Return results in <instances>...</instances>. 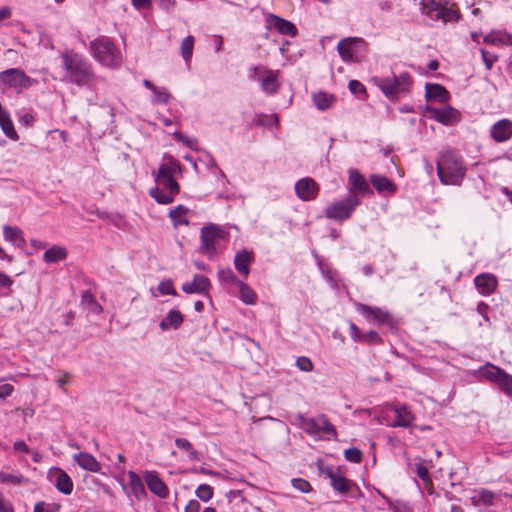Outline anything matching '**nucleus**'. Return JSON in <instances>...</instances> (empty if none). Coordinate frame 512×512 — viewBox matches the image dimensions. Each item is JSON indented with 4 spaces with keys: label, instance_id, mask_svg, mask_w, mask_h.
Returning <instances> with one entry per match:
<instances>
[{
    "label": "nucleus",
    "instance_id": "nucleus-10",
    "mask_svg": "<svg viewBox=\"0 0 512 512\" xmlns=\"http://www.w3.org/2000/svg\"><path fill=\"white\" fill-rule=\"evenodd\" d=\"M224 238V231L216 225L204 226L201 229V246L200 250L209 257L216 253L217 244Z\"/></svg>",
    "mask_w": 512,
    "mask_h": 512
},
{
    "label": "nucleus",
    "instance_id": "nucleus-24",
    "mask_svg": "<svg viewBox=\"0 0 512 512\" xmlns=\"http://www.w3.org/2000/svg\"><path fill=\"white\" fill-rule=\"evenodd\" d=\"M327 475L333 489L340 493H347L354 487V483L344 477L339 471L329 470Z\"/></svg>",
    "mask_w": 512,
    "mask_h": 512
},
{
    "label": "nucleus",
    "instance_id": "nucleus-7",
    "mask_svg": "<svg viewBox=\"0 0 512 512\" xmlns=\"http://www.w3.org/2000/svg\"><path fill=\"white\" fill-rule=\"evenodd\" d=\"M367 42L361 37H347L339 41L337 51L346 63H358L361 53L367 52Z\"/></svg>",
    "mask_w": 512,
    "mask_h": 512
},
{
    "label": "nucleus",
    "instance_id": "nucleus-14",
    "mask_svg": "<svg viewBox=\"0 0 512 512\" xmlns=\"http://www.w3.org/2000/svg\"><path fill=\"white\" fill-rule=\"evenodd\" d=\"M144 480L151 493L162 499H165L169 496V489L167 485L159 477L156 471L146 470L144 472Z\"/></svg>",
    "mask_w": 512,
    "mask_h": 512
},
{
    "label": "nucleus",
    "instance_id": "nucleus-49",
    "mask_svg": "<svg viewBox=\"0 0 512 512\" xmlns=\"http://www.w3.org/2000/svg\"><path fill=\"white\" fill-rule=\"evenodd\" d=\"M196 496L203 502L209 501L213 497V489L208 484H201L196 489Z\"/></svg>",
    "mask_w": 512,
    "mask_h": 512
},
{
    "label": "nucleus",
    "instance_id": "nucleus-62",
    "mask_svg": "<svg viewBox=\"0 0 512 512\" xmlns=\"http://www.w3.org/2000/svg\"><path fill=\"white\" fill-rule=\"evenodd\" d=\"M132 5L138 9H148L152 5V0H131Z\"/></svg>",
    "mask_w": 512,
    "mask_h": 512
},
{
    "label": "nucleus",
    "instance_id": "nucleus-43",
    "mask_svg": "<svg viewBox=\"0 0 512 512\" xmlns=\"http://www.w3.org/2000/svg\"><path fill=\"white\" fill-rule=\"evenodd\" d=\"M416 473L418 477L424 482L425 486L427 487L428 493L432 494V483L429 475V471L427 466L424 464V462L420 461L416 464Z\"/></svg>",
    "mask_w": 512,
    "mask_h": 512
},
{
    "label": "nucleus",
    "instance_id": "nucleus-54",
    "mask_svg": "<svg viewBox=\"0 0 512 512\" xmlns=\"http://www.w3.org/2000/svg\"><path fill=\"white\" fill-rule=\"evenodd\" d=\"M361 342H365L371 345H378L382 343V338L376 331L371 330L366 333H363V338Z\"/></svg>",
    "mask_w": 512,
    "mask_h": 512
},
{
    "label": "nucleus",
    "instance_id": "nucleus-23",
    "mask_svg": "<svg viewBox=\"0 0 512 512\" xmlns=\"http://www.w3.org/2000/svg\"><path fill=\"white\" fill-rule=\"evenodd\" d=\"M430 112L436 121L445 125H450L456 122L459 116L458 111L451 106H446L443 108H431Z\"/></svg>",
    "mask_w": 512,
    "mask_h": 512
},
{
    "label": "nucleus",
    "instance_id": "nucleus-64",
    "mask_svg": "<svg viewBox=\"0 0 512 512\" xmlns=\"http://www.w3.org/2000/svg\"><path fill=\"white\" fill-rule=\"evenodd\" d=\"M200 507L201 506L197 500H190L185 507V512H199Z\"/></svg>",
    "mask_w": 512,
    "mask_h": 512
},
{
    "label": "nucleus",
    "instance_id": "nucleus-28",
    "mask_svg": "<svg viewBox=\"0 0 512 512\" xmlns=\"http://www.w3.org/2000/svg\"><path fill=\"white\" fill-rule=\"evenodd\" d=\"M3 237L5 241L11 243L16 247H23L25 245V239L23 232L16 226L4 225L3 226Z\"/></svg>",
    "mask_w": 512,
    "mask_h": 512
},
{
    "label": "nucleus",
    "instance_id": "nucleus-20",
    "mask_svg": "<svg viewBox=\"0 0 512 512\" xmlns=\"http://www.w3.org/2000/svg\"><path fill=\"white\" fill-rule=\"evenodd\" d=\"M279 71L268 69L259 79L261 90L267 95H274L280 88L278 81Z\"/></svg>",
    "mask_w": 512,
    "mask_h": 512
},
{
    "label": "nucleus",
    "instance_id": "nucleus-5",
    "mask_svg": "<svg viewBox=\"0 0 512 512\" xmlns=\"http://www.w3.org/2000/svg\"><path fill=\"white\" fill-rule=\"evenodd\" d=\"M90 51L93 57L103 66L115 69L121 65L122 55L107 37H99L91 41Z\"/></svg>",
    "mask_w": 512,
    "mask_h": 512
},
{
    "label": "nucleus",
    "instance_id": "nucleus-46",
    "mask_svg": "<svg viewBox=\"0 0 512 512\" xmlns=\"http://www.w3.org/2000/svg\"><path fill=\"white\" fill-rule=\"evenodd\" d=\"M175 444L179 449L186 451L191 460H198V453L194 450L190 441L185 438H177Z\"/></svg>",
    "mask_w": 512,
    "mask_h": 512
},
{
    "label": "nucleus",
    "instance_id": "nucleus-51",
    "mask_svg": "<svg viewBox=\"0 0 512 512\" xmlns=\"http://www.w3.org/2000/svg\"><path fill=\"white\" fill-rule=\"evenodd\" d=\"M267 70H268V68L263 65H257V66L250 67L249 71H248V77L251 80L259 82V79L262 78V76L266 73Z\"/></svg>",
    "mask_w": 512,
    "mask_h": 512
},
{
    "label": "nucleus",
    "instance_id": "nucleus-22",
    "mask_svg": "<svg viewBox=\"0 0 512 512\" xmlns=\"http://www.w3.org/2000/svg\"><path fill=\"white\" fill-rule=\"evenodd\" d=\"M254 260L253 252H250L246 249L238 251L234 258V266L235 269L242 275L244 278H247L250 273V264Z\"/></svg>",
    "mask_w": 512,
    "mask_h": 512
},
{
    "label": "nucleus",
    "instance_id": "nucleus-52",
    "mask_svg": "<svg viewBox=\"0 0 512 512\" xmlns=\"http://www.w3.org/2000/svg\"><path fill=\"white\" fill-rule=\"evenodd\" d=\"M291 483L296 490L302 493H308L312 489L310 483L303 478H294L291 480Z\"/></svg>",
    "mask_w": 512,
    "mask_h": 512
},
{
    "label": "nucleus",
    "instance_id": "nucleus-25",
    "mask_svg": "<svg viewBox=\"0 0 512 512\" xmlns=\"http://www.w3.org/2000/svg\"><path fill=\"white\" fill-rule=\"evenodd\" d=\"M210 287V281L204 275L196 274L192 282H186L182 285L185 293H206Z\"/></svg>",
    "mask_w": 512,
    "mask_h": 512
},
{
    "label": "nucleus",
    "instance_id": "nucleus-1",
    "mask_svg": "<svg viewBox=\"0 0 512 512\" xmlns=\"http://www.w3.org/2000/svg\"><path fill=\"white\" fill-rule=\"evenodd\" d=\"M65 79L79 87H92L97 76L92 64L81 54L67 50L60 55Z\"/></svg>",
    "mask_w": 512,
    "mask_h": 512
},
{
    "label": "nucleus",
    "instance_id": "nucleus-16",
    "mask_svg": "<svg viewBox=\"0 0 512 512\" xmlns=\"http://www.w3.org/2000/svg\"><path fill=\"white\" fill-rule=\"evenodd\" d=\"M391 410L395 414V420L390 424L391 427L407 428L415 420L412 411L407 405H391Z\"/></svg>",
    "mask_w": 512,
    "mask_h": 512
},
{
    "label": "nucleus",
    "instance_id": "nucleus-39",
    "mask_svg": "<svg viewBox=\"0 0 512 512\" xmlns=\"http://www.w3.org/2000/svg\"><path fill=\"white\" fill-rule=\"evenodd\" d=\"M67 257V250L62 246H53L46 250L43 259L46 263H56Z\"/></svg>",
    "mask_w": 512,
    "mask_h": 512
},
{
    "label": "nucleus",
    "instance_id": "nucleus-38",
    "mask_svg": "<svg viewBox=\"0 0 512 512\" xmlns=\"http://www.w3.org/2000/svg\"><path fill=\"white\" fill-rule=\"evenodd\" d=\"M237 286L239 288V298L243 303L254 305L257 302V294L249 285L241 281Z\"/></svg>",
    "mask_w": 512,
    "mask_h": 512
},
{
    "label": "nucleus",
    "instance_id": "nucleus-50",
    "mask_svg": "<svg viewBox=\"0 0 512 512\" xmlns=\"http://www.w3.org/2000/svg\"><path fill=\"white\" fill-rule=\"evenodd\" d=\"M345 459L351 463H360L362 460V452L358 448H349L344 451Z\"/></svg>",
    "mask_w": 512,
    "mask_h": 512
},
{
    "label": "nucleus",
    "instance_id": "nucleus-29",
    "mask_svg": "<svg viewBox=\"0 0 512 512\" xmlns=\"http://www.w3.org/2000/svg\"><path fill=\"white\" fill-rule=\"evenodd\" d=\"M320 435L325 440L337 439V431L335 426L324 414L318 416V436Z\"/></svg>",
    "mask_w": 512,
    "mask_h": 512
},
{
    "label": "nucleus",
    "instance_id": "nucleus-18",
    "mask_svg": "<svg viewBox=\"0 0 512 512\" xmlns=\"http://www.w3.org/2000/svg\"><path fill=\"white\" fill-rule=\"evenodd\" d=\"M50 477L54 478L55 486L61 493L69 495L73 491V482L71 477L60 468L50 470Z\"/></svg>",
    "mask_w": 512,
    "mask_h": 512
},
{
    "label": "nucleus",
    "instance_id": "nucleus-33",
    "mask_svg": "<svg viewBox=\"0 0 512 512\" xmlns=\"http://www.w3.org/2000/svg\"><path fill=\"white\" fill-rule=\"evenodd\" d=\"M370 180L374 188L378 191V193L393 194L397 190L396 185L387 177L373 174L371 175Z\"/></svg>",
    "mask_w": 512,
    "mask_h": 512
},
{
    "label": "nucleus",
    "instance_id": "nucleus-12",
    "mask_svg": "<svg viewBox=\"0 0 512 512\" xmlns=\"http://www.w3.org/2000/svg\"><path fill=\"white\" fill-rule=\"evenodd\" d=\"M265 15V24L268 30H276L278 33L290 37H295L298 33L296 26L273 13H266Z\"/></svg>",
    "mask_w": 512,
    "mask_h": 512
},
{
    "label": "nucleus",
    "instance_id": "nucleus-44",
    "mask_svg": "<svg viewBox=\"0 0 512 512\" xmlns=\"http://www.w3.org/2000/svg\"><path fill=\"white\" fill-rule=\"evenodd\" d=\"M153 97L151 102L153 104H167L171 100L170 92L164 87H157L156 90L152 91Z\"/></svg>",
    "mask_w": 512,
    "mask_h": 512
},
{
    "label": "nucleus",
    "instance_id": "nucleus-9",
    "mask_svg": "<svg viewBox=\"0 0 512 512\" xmlns=\"http://www.w3.org/2000/svg\"><path fill=\"white\" fill-rule=\"evenodd\" d=\"M355 308L368 321H373L378 326L385 325L393 328L396 325L394 317L389 312L381 308L368 306L359 302L355 303Z\"/></svg>",
    "mask_w": 512,
    "mask_h": 512
},
{
    "label": "nucleus",
    "instance_id": "nucleus-32",
    "mask_svg": "<svg viewBox=\"0 0 512 512\" xmlns=\"http://www.w3.org/2000/svg\"><path fill=\"white\" fill-rule=\"evenodd\" d=\"M426 98L429 101L446 103L449 100V92L440 84H426Z\"/></svg>",
    "mask_w": 512,
    "mask_h": 512
},
{
    "label": "nucleus",
    "instance_id": "nucleus-59",
    "mask_svg": "<svg viewBox=\"0 0 512 512\" xmlns=\"http://www.w3.org/2000/svg\"><path fill=\"white\" fill-rule=\"evenodd\" d=\"M350 336L355 342H361L363 333L359 330L355 323L350 322L349 324Z\"/></svg>",
    "mask_w": 512,
    "mask_h": 512
},
{
    "label": "nucleus",
    "instance_id": "nucleus-61",
    "mask_svg": "<svg viewBox=\"0 0 512 512\" xmlns=\"http://www.w3.org/2000/svg\"><path fill=\"white\" fill-rule=\"evenodd\" d=\"M14 391V387L11 384L5 383L0 385V399H6Z\"/></svg>",
    "mask_w": 512,
    "mask_h": 512
},
{
    "label": "nucleus",
    "instance_id": "nucleus-55",
    "mask_svg": "<svg viewBox=\"0 0 512 512\" xmlns=\"http://www.w3.org/2000/svg\"><path fill=\"white\" fill-rule=\"evenodd\" d=\"M158 290L163 295H172L176 296L177 292L173 286V282L171 280H164L160 282L158 286Z\"/></svg>",
    "mask_w": 512,
    "mask_h": 512
},
{
    "label": "nucleus",
    "instance_id": "nucleus-56",
    "mask_svg": "<svg viewBox=\"0 0 512 512\" xmlns=\"http://www.w3.org/2000/svg\"><path fill=\"white\" fill-rule=\"evenodd\" d=\"M296 366L304 372H311L314 368L313 362L310 358L302 356L296 360Z\"/></svg>",
    "mask_w": 512,
    "mask_h": 512
},
{
    "label": "nucleus",
    "instance_id": "nucleus-34",
    "mask_svg": "<svg viewBox=\"0 0 512 512\" xmlns=\"http://www.w3.org/2000/svg\"><path fill=\"white\" fill-rule=\"evenodd\" d=\"M189 212L190 210L187 207L178 205L169 211V217L175 227L181 225L188 226L190 223L188 219Z\"/></svg>",
    "mask_w": 512,
    "mask_h": 512
},
{
    "label": "nucleus",
    "instance_id": "nucleus-15",
    "mask_svg": "<svg viewBox=\"0 0 512 512\" xmlns=\"http://www.w3.org/2000/svg\"><path fill=\"white\" fill-rule=\"evenodd\" d=\"M490 136L497 143L508 141L512 137V121L509 119L497 121L490 129Z\"/></svg>",
    "mask_w": 512,
    "mask_h": 512
},
{
    "label": "nucleus",
    "instance_id": "nucleus-58",
    "mask_svg": "<svg viewBox=\"0 0 512 512\" xmlns=\"http://www.w3.org/2000/svg\"><path fill=\"white\" fill-rule=\"evenodd\" d=\"M174 137L176 140L182 142L189 148L196 149L197 141L195 139L189 138L188 136L181 132H175Z\"/></svg>",
    "mask_w": 512,
    "mask_h": 512
},
{
    "label": "nucleus",
    "instance_id": "nucleus-19",
    "mask_svg": "<svg viewBox=\"0 0 512 512\" xmlns=\"http://www.w3.org/2000/svg\"><path fill=\"white\" fill-rule=\"evenodd\" d=\"M181 172V166L173 156L165 155L163 163L159 166L155 179L174 178L175 174Z\"/></svg>",
    "mask_w": 512,
    "mask_h": 512
},
{
    "label": "nucleus",
    "instance_id": "nucleus-30",
    "mask_svg": "<svg viewBox=\"0 0 512 512\" xmlns=\"http://www.w3.org/2000/svg\"><path fill=\"white\" fill-rule=\"evenodd\" d=\"M128 478H129V487H130V490H131L132 494L134 495V497L137 500L144 499L147 496V492H146L144 483H143L142 479L140 478V476L134 471H129Z\"/></svg>",
    "mask_w": 512,
    "mask_h": 512
},
{
    "label": "nucleus",
    "instance_id": "nucleus-35",
    "mask_svg": "<svg viewBox=\"0 0 512 512\" xmlns=\"http://www.w3.org/2000/svg\"><path fill=\"white\" fill-rule=\"evenodd\" d=\"M312 99H313L314 105L317 107V109H319L321 111L330 109L336 101V98L334 95L329 94L327 92H323V91L313 93Z\"/></svg>",
    "mask_w": 512,
    "mask_h": 512
},
{
    "label": "nucleus",
    "instance_id": "nucleus-6",
    "mask_svg": "<svg viewBox=\"0 0 512 512\" xmlns=\"http://www.w3.org/2000/svg\"><path fill=\"white\" fill-rule=\"evenodd\" d=\"M360 203L359 197L355 193L349 192L345 199L329 204L325 208V216L328 219L343 222L351 217L353 211Z\"/></svg>",
    "mask_w": 512,
    "mask_h": 512
},
{
    "label": "nucleus",
    "instance_id": "nucleus-47",
    "mask_svg": "<svg viewBox=\"0 0 512 512\" xmlns=\"http://www.w3.org/2000/svg\"><path fill=\"white\" fill-rule=\"evenodd\" d=\"M219 280L227 283V284H235L238 285L241 280H239L234 272L230 268H222L218 271Z\"/></svg>",
    "mask_w": 512,
    "mask_h": 512
},
{
    "label": "nucleus",
    "instance_id": "nucleus-36",
    "mask_svg": "<svg viewBox=\"0 0 512 512\" xmlns=\"http://www.w3.org/2000/svg\"><path fill=\"white\" fill-rule=\"evenodd\" d=\"M297 421L300 428L310 436H318V417L307 418L301 414L297 416Z\"/></svg>",
    "mask_w": 512,
    "mask_h": 512
},
{
    "label": "nucleus",
    "instance_id": "nucleus-2",
    "mask_svg": "<svg viewBox=\"0 0 512 512\" xmlns=\"http://www.w3.org/2000/svg\"><path fill=\"white\" fill-rule=\"evenodd\" d=\"M436 169L440 182L452 186H460L467 172L463 157L455 149L439 153Z\"/></svg>",
    "mask_w": 512,
    "mask_h": 512
},
{
    "label": "nucleus",
    "instance_id": "nucleus-4",
    "mask_svg": "<svg viewBox=\"0 0 512 512\" xmlns=\"http://www.w3.org/2000/svg\"><path fill=\"white\" fill-rule=\"evenodd\" d=\"M375 85L390 100H397L409 93L412 86V76L408 72H402L398 76L391 74L386 77H374Z\"/></svg>",
    "mask_w": 512,
    "mask_h": 512
},
{
    "label": "nucleus",
    "instance_id": "nucleus-21",
    "mask_svg": "<svg viewBox=\"0 0 512 512\" xmlns=\"http://www.w3.org/2000/svg\"><path fill=\"white\" fill-rule=\"evenodd\" d=\"M73 460L78 464L80 468L89 472L98 473L102 469V466L98 460L87 452L75 453L73 455Z\"/></svg>",
    "mask_w": 512,
    "mask_h": 512
},
{
    "label": "nucleus",
    "instance_id": "nucleus-40",
    "mask_svg": "<svg viewBox=\"0 0 512 512\" xmlns=\"http://www.w3.org/2000/svg\"><path fill=\"white\" fill-rule=\"evenodd\" d=\"M508 33L501 30H492L483 39L486 44L494 46L507 45Z\"/></svg>",
    "mask_w": 512,
    "mask_h": 512
},
{
    "label": "nucleus",
    "instance_id": "nucleus-11",
    "mask_svg": "<svg viewBox=\"0 0 512 512\" xmlns=\"http://www.w3.org/2000/svg\"><path fill=\"white\" fill-rule=\"evenodd\" d=\"M33 80L23 70L10 68L0 72V83L15 89H27L32 86Z\"/></svg>",
    "mask_w": 512,
    "mask_h": 512
},
{
    "label": "nucleus",
    "instance_id": "nucleus-60",
    "mask_svg": "<svg viewBox=\"0 0 512 512\" xmlns=\"http://www.w3.org/2000/svg\"><path fill=\"white\" fill-rule=\"evenodd\" d=\"M389 509L393 512H409L408 507L405 504L399 502H393L391 500H387Z\"/></svg>",
    "mask_w": 512,
    "mask_h": 512
},
{
    "label": "nucleus",
    "instance_id": "nucleus-17",
    "mask_svg": "<svg viewBox=\"0 0 512 512\" xmlns=\"http://www.w3.org/2000/svg\"><path fill=\"white\" fill-rule=\"evenodd\" d=\"M474 283L480 294L488 296L496 290L498 280L493 274L482 273L474 278Z\"/></svg>",
    "mask_w": 512,
    "mask_h": 512
},
{
    "label": "nucleus",
    "instance_id": "nucleus-37",
    "mask_svg": "<svg viewBox=\"0 0 512 512\" xmlns=\"http://www.w3.org/2000/svg\"><path fill=\"white\" fill-rule=\"evenodd\" d=\"M149 195L159 204H170L174 201L176 193L155 187L150 189Z\"/></svg>",
    "mask_w": 512,
    "mask_h": 512
},
{
    "label": "nucleus",
    "instance_id": "nucleus-42",
    "mask_svg": "<svg viewBox=\"0 0 512 512\" xmlns=\"http://www.w3.org/2000/svg\"><path fill=\"white\" fill-rule=\"evenodd\" d=\"M318 265L326 281L331 285L332 288H337L338 272L335 269H333L329 264H325L321 261L318 262Z\"/></svg>",
    "mask_w": 512,
    "mask_h": 512
},
{
    "label": "nucleus",
    "instance_id": "nucleus-8",
    "mask_svg": "<svg viewBox=\"0 0 512 512\" xmlns=\"http://www.w3.org/2000/svg\"><path fill=\"white\" fill-rule=\"evenodd\" d=\"M481 377L495 383L498 388L507 396H512V375L504 369L487 363L479 369Z\"/></svg>",
    "mask_w": 512,
    "mask_h": 512
},
{
    "label": "nucleus",
    "instance_id": "nucleus-31",
    "mask_svg": "<svg viewBox=\"0 0 512 512\" xmlns=\"http://www.w3.org/2000/svg\"><path fill=\"white\" fill-rule=\"evenodd\" d=\"M349 184L351 186L349 192L355 193V191H358L360 193H366L369 191V185L366 179L356 169L349 170Z\"/></svg>",
    "mask_w": 512,
    "mask_h": 512
},
{
    "label": "nucleus",
    "instance_id": "nucleus-45",
    "mask_svg": "<svg viewBox=\"0 0 512 512\" xmlns=\"http://www.w3.org/2000/svg\"><path fill=\"white\" fill-rule=\"evenodd\" d=\"M194 37L187 36L181 43V55L186 63H189L193 55Z\"/></svg>",
    "mask_w": 512,
    "mask_h": 512
},
{
    "label": "nucleus",
    "instance_id": "nucleus-26",
    "mask_svg": "<svg viewBox=\"0 0 512 512\" xmlns=\"http://www.w3.org/2000/svg\"><path fill=\"white\" fill-rule=\"evenodd\" d=\"M494 499V492L484 488L474 490L473 495L470 497L471 504L475 507L492 506L494 504Z\"/></svg>",
    "mask_w": 512,
    "mask_h": 512
},
{
    "label": "nucleus",
    "instance_id": "nucleus-27",
    "mask_svg": "<svg viewBox=\"0 0 512 512\" xmlns=\"http://www.w3.org/2000/svg\"><path fill=\"white\" fill-rule=\"evenodd\" d=\"M184 321L183 315L179 310H170L165 318L160 322V329L162 331H168L170 329H178Z\"/></svg>",
    "mask_w": 512,
    "mask_h": 512
},
{
    "label": "nucleus",
    "instance_id": "nucleus-13",
    "mask_svg": "<svg viewBox=\"0 0 512 512\" xmlns=\"http://www.w3.org/2000/svg\"><path fill=\"white\" fill-rule=\"evenodd\" d=\"M319 192V186L314 179L305 177L295 184V193L302 201L314 200Z\"/></svg>",
    "mask_w": 512,
    "mask_h": 512
},
{
    "label": "nucleus",
    "instance_id": "nucleus-3",
    "mask_svg": "<svg viewBox=\"0 0 512 512\" xmlns=\"http://www.w3.org/2000/svg\"><path fill=\"white\" fill-rule=\"evenodd\" d=\"M420 10L428 19L444 24L457 22L460 17L457 5L452 0H421Z\"/></svg>",
    "mask_w": 512,
    "mask_h": 512
},
{
    "label": "nucleus",
    "instance_id": "nucleus-63",
    "mask_svg": "<svg viewBox=\"0 0 512 512\" xmlns=\"http://www.w3.org/2000/svg\"><path fill=\"white\" fill-rule=\"evenodd\" d=\"M13 449L16 452H22V453H25V454L30 452V449H29L28 445L24 441H16L13 444Z\"/></svg>",
    "mask_w": 512,
    "mask_h": 512
},
{
    "label": "nucleus",
    "instance_id": "nucleus-57",
    "mask_svg": "<svg viewBox=\"0 0 512 512\" xmlns=\"http://www.w3.org/2000/svg\"><path fill=\"white\" fill-rule=\"evenodd\" d=\"M348 87L352 94L361 96L366 93L365 86L358 80H351Z\"/></svg>",
    "mask_w": 512,
    "mask_h": 512
},
{
    "label": "nucleus",
    "instance_id": "nucleus-53",
    "mask_svg": "<svg viewBox=\"0 0 512 512\" xmlns=\"http://www.w3.org/2000/svg\"><path fill=\"white\" fill-rule=\"evenodd\" d=\"M482 60L488 70L492 68L494 63L498 60V56L494 53H491L485 49H480Z\"/></svg>",
    "mask_w": 512,
    "mask_h": 512
},
{
    "label": "nucleus",
    "instance_id": "nucleus-41",
    "mask_svg": "<svg viewBox=\"0 0 512 512\" xmlns=\"http://www.w3.org/2000/svg\"><path fill=\"white\" fill-rule=\"evenodd\" d=\"M81 304L85 309L93 314H100L102 312L101 305L96 301L90 291H84L82 293Z\"/></svg>",
    "mask_w": 512,
    "mask_h": 512
},
{
    "label": "nucleus",
    "instance_id": "nucleus-48",
    "mask_svg": "<svg viewBox=\"0 0 512 512\" xmlns=\"http://www.w3.org/2000/svg\"><path fill=\"white\" fill-rule=\"evenodd\" d=\"M155 181L163 187V190L179 193L180 187L175 178L155 179Z\"/></svg>",
    "mask_w": 512,
    "mask_h": 512
}]
</instances>
